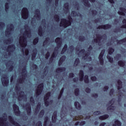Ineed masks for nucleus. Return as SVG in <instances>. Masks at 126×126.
<instances>
[{"label": "nucleus", "mask_w": 126, "mask_h": 126, "mask_svg": "<svg viewBox=\"0 0 126 126\" xmlns=\"http://www.w3.org/2000/svg\"><path fill=\"white\" fill-rule=\"evenodd\" d=\"M31 37V32H30V31L28 30L25 32L23 34V36H20V39H19V44L22 47V48H23L22 49V51L23 52V54H25L26 56H28V54L29 53V51L28 49H25V47H26V45H27V37Z\"/></svg>", "instance_id": "obj_1"}, {"label": "nucleus", "mask_w": 126, "mask_h": 126, "mask_svg": "<svg viewBox=\"0 0 126 126\" xmlns=\"http://www.w3.org/2000/svg\"><path fill=\"white\" fill-rule=\"evenodd\" d=\"M92 50V46H90V47L88 48V52L86 53L84 50H82L80 51L79 53H78L79 57H83V60H86L88 62H90L92 59L89 56V53H90V51Z\"/></svg>", "instance_id": "obj_2"}, {"label": "nucleus", "mask_w": 126, "mask_h": 126, "mask_svg": "<svg viewBox=\"0 0 126 126\" xmlns=\"http://www.w3.org/2000/svg\"><path fill=\"white\" fill-rule=\"evenodd\" d=\"M16 92L17 93V97H18L19 101H22V100H26V95L24 94V92L21 91V89L19 87V86H16L15 88Z\"/></svg>", "instance_id": "obj_3"}, {"label": "nucleus", "mask_w": 126, "mask_h": 126, "mask_svg": "<svg viewBox=\"0 0 126 126\" xmlns=\"http://www.w3.org/2000/svg\"><path fill=\"white\" fill-rule=\"evenodd\" d=\"M56 43H57L58 45V47H56L55 49L54 52H53L52 58H56L57 57V55L59 54V48H61L62 46V39L60 38H57L55 40Z\"/></svg>", "instance_id": "obj_4"}, {"label": "nucleus", "mask_w": 126, "mask_h": 126, "mask_svg": "<svg viewBox=\"0 0 126 126\" xmlns=\"http://www.w3.org/2000/svg\"><path fill=\"white\" fill-rule=\"evenodd\" d=\"M68 21L65 19H62L60 23V26L66 28L67 26L71 25V17H68Z\"/></svg>", "instance_id": "obj_5"}, {"label": "nucleus", "mask_w": 126, "mask_h": 126, "mask_svg": "<svg viewBox=\"0 0 126 126\" xmlns=\"http://www.w3.org/2000/svg\"><path fill=\"white\" fill-rule=\"evenodd\" d=\"M22 78L18 80L19 83H22L24 82V80H25V78L27 77V71H26V69H24L22 70Z\"/></svg>", "instance_id": "obj_6"}, {"label": "nucleus", "mask_w": 126, "mask_h": 126, "mask_svg": "<svg viewBox=\"0 0 126 126\" xmlns=\"http://www.w3.org/2000/svg\"><path fill=\"white\" fill-rule=\"evenodd\" d=\"M13 29L14 28L12 24L8 25L7 27V31L5 32L6 36H8V35H10Z\"/></svg>", "instance_id": "obj_7"}, {"label": "nucleus", "mask_w": 126, "mask_h": 126, "mask_svg": "<svg viewBox=\"0 0 126 126\" xmlns=\"http://www.w3.org/2000/svg\"><path fill=\"white\" fill-rule=\"evenodd\" d=\"M51 95V93H48L46 94V95L44 96V103L45 106H48L49 105H50L51 103H52V101H51L50 102H49V97Z\"/></svg>", "instance_id": "obj_8"}, {"label": "nucleus", "mask_w": 126, "mask_h": 126, "mask_svg": "<svg viewBox=\"0 0 126 126\" xmlns=\"http://www.w3.org/2000/svg\"><path fill=\"white\" fill-rule=\"evenodd\" d=\"M22 17L24 19L28 18V10L26 8H24L22 11Z\"/></svg>", "instance_id": "obj_9"}, {"label": "nucleus", "mask_w": 126, "mask_h": 126, "mask_svg": "<svg viewBox=\"0 0 126 126\" xmlns=\"http://www.w3.org/2000/svg\"><path fill=\"white\" fill-rule=\"evenodd\" d=\"M13 108L14 109V112L16 116L20 115V111H19V107L16 104L13 105Z\"/></svg>", "instance_id": "obj_10"}, {"label": "nucleus", "mask_w": 126, "mask_h": 126, "mask_svg": "<svg viewBox=\"0 0 126 126\" xmlns=\"http://www.w3.org/2000/svg\"><path fill=\"white\" fill-rule=\"evenodd\" d=\"M104 54H105L104 50H102L98 57L100 64H101V65H103V64H104V60H103V56H104Z\"/></svg>", "instance_id": "obj_11"}, {"label": "nucleus", "mask_w": 126, "mask_h": 126, "mask_svg": "<svg viewBox=\"0 0 126 126\" xmlns=\"http://www.w3.org/2000/svg\"><path fill=\"white\" fill-rule=\"evenodd\" d=\"M1 81L3 86H7L8 85V77H6V76L2 78Z\"/></svg>", "instance_id": "obj_12"}, {"label": "nucleus", "mask_w": 126, "mask_h": 126, "mask_svg": "<svg viewBox=\"0 0 126 126\" xmlns=\"http://www.w3.org/2000/svg\"><path fill=\"white\" fill-rule=\"evenodd\" d=\"M44 85L43 84H41L38 86L37 89L36 90V95H39L41 93H42V91L43 90V87Z\"/></svg>", "instance_id": "obj_13"}, {"label": "nucleus", "mask_w": 126, "mask_h": 126, "mask_svg": "<svg viewBox=\"0 0 126 126\" xmlns=\"http://www.w3.org/2000/svg\"><path fill=\"white\" fill-rule=\"evenodd\" d=\"M114 99H112L109 102V107H108L107 110L108 111H110V112H112V110H115V107L113 106V104H114Z\"/></svg>", "instance_id": "obj_14"}, {"label": "nucleus", "mask_w": 126, "mask_h": 126, "mask_svg": "<svg viewBox=\"0 0 126 126\" xmlns=\"http://www.w3.org/2000/svg\"><path fill=\"white\" fill-rule=\"evenodd\" d=\"M103 39V37H101L100 35H97L96 36V38L94 39V42H95V43H98V45H101L100 44V43H101V42H102V41H103L102 40Z\"/></svg>", "instance_id": "obj_15"}, {"label": "nucleus", "mask_w": 126, "mask_h": 126, "mask_svg": "<svg viewBox=\"0 0 126 126\" xmlns=\"http://www.w3.org/2000/svg\"><path fill=\"white\" fill-rule=\"evenodd\" d=\"M41 19L40 16V11L39 10H36L35 12V15L34 16L33 19H36V20H40Z\"/></svg>", "instance_id": "obj_16"}, {"label": "nucleus", "mask_w": 126, "mask_h": 126, "mask_svg": "<svg viewBox=\"0 0 126 126\" xmlns=\"http://www.w3.org/2000/svg\"><path fill=\"white\" fill-rule=\"evenodd\" d=\"M15 50V46L14 45H11L9 46L7 48V52H8V53L13 52Z\"/></svg>", "instance_id": "obj_17"}, {"label": "nucleus", "mask_w": 126, "mask_h": 126, "mask_svg": "<svg viewBox=\"0 0 126 126\" xmlns=\"http://www.w3.org/2000/svg\"><path fill=\"white\" fill-rule=\"evenodd\" d=\"M84 2V5L85 6H87L88 7H89L90 6V4L88 2V0H90L91 2H94L95 0H83Z\"/></svg>", "instance_id": "obj_18"}, {"label": "nucleus", "mask_w": 126, "mask_h": 126, "mask_svg": "<svg viewBox=\"0 0 126 126\" xmlns=\"http://www.w3.org/2000/svg\"><path fill=\"white\" fill-rule=\"evenodd\" d=\"M24 108L26 109L28 114L30 115L31 114V106L30 105L28 104Z\"/></svg>", "instance_id": "obj_19"}, {"label": "nucleus", "mask_w": 126, "mask_h": 126, "mask_svg": "<svg viewBox=\"0 0 126 126\" xmlns=\"http://www.w3.org/2000/svg\"><path fill=\"white\" fill-rule=\"evenodd\" d=\"M84 75L83 71L82 70L80 71V73H79L80 81H82V80H83Z\"/></svg>", "instance_id": "obj_20"}, {"label": "nucleus", "mask_w": 126, "mask_h": 126, "mask_svg": "<svg viewBox=\"0 0 126 126\" xmlns=\"http://www.w3.org/2000/svg\"><path fill=\"white\" fill-rule=\"evenodd\" d=\"M57 121V112H54L52 116V122L53 123H56Z\"/></svg>", "instance_id": "obj_21"}, {"label": "nucleus", "mask_w": 126, "mask_h": 126, "mask_svg": "<svg viewBox=\"0 0 126 126\" xmlns=\"http://www.w3.org/2000/svg\"><path fill=\"white\" fill-rule=\"evenodd\" d=\"M113 126H122V123L119 120H116Z\"/></svg>", "instance_id": "obj_22"}, {"label": "nucleus", "mask_w": 126, "mask_h": 126, "mask_svg": "<svg viewBox=\"0 0 126 126\" xmlns=\"http://www.w3.org/2000/svg\"><path fill=\"white\" fill-rule=\"evenodd\" d=\"M74 105H75V107H76V109H77L78 110H80L81 108V106L80 105L79 102H75Z\"/></svg>", "instance_id": "obj_23"}, {"label": "nucleus", "mask_w": 126, "mask_h": 126, "mask_svg": "<svg viewBox=\"0 0 126 126\" xmlns=\"http://www.w3.org/2000/svg\"><path fill=\"white\" fill-rule=\"evenodd\" d=\"M100 28H102V29H109V28H111V25H106L104 26H101Z\"/></svg>", "instance_id": "obj_24"}, {"label": "nucleus", "mask_w": 126, "mask_h": 126, "mask_svg": "<svg viewBox=\"0 0 126 126\" xmlns=\"http://www.w3.org/2000/svg\"><path fill=\"white\" fill-rule=\"evenodd\" d=\"M64 60H65V56L62 57L59 61V65H61L63 63V62L64 61Z\"/></svg>", "instance_id": "obj_25"}, {"label": "nucleus", "mask_w": 126, "mask_h": 126, "mask_svg": "<svg viewBox=\"0 0 126 126\" xmlns=\"http://www.w3.org/2000/svg\"><path fill=\"white\" fill-rule=\"evenodd\" d=\"M49 118L48 117H46L44 119V124L43 126H47L49 125Z\"/></svg>", "instance_id": "obj_26"}, {"label": "nucleus", "mask_w": 126, "mask_h": 126, "mask_svg": "<svg viewBox=\"0 0 126 126\" xmlns=\"http://www.w3.org/2000/svg\"><path fill=\"white\" fill-rule=\"evenodd\" d=\"M109 118V115H105L102 116H100L99 117V120H106V119H108Z\"/></svg>", "instance_id": "obj_27"}, {"label": "nucleus", "mask_w": 126, "mask_h": 126, "mask_svg": "<svg viewBox=\"0 0 126 126\" xmlns=\"http://www.w3.org/2000/svg\"><path fill=\"white\" fill-rule=\"evenodd\" d=\"M65 70V68H59L57 69V72H63Z\"/></svg>", "instance_id": "obj_28"}, {"label": "nucleus", "mask_w": 126, "mask_h": 126, "mask_svg": "<svg viewBox=\"0 0 126 126\" xmlns=\"http://www.w3.org/2000/svg\"><path fill=\"white\" fill-rule=\"evenodd\" d=\"M67 48V45L66 44H65L62 50L61 54H64V52L66 51Z\"/></svg>", "instance_id": "obj_29"}, {"label": "nucleus", "mask_w": 126, "mask_h": 126, "mask_svg": "<svg viewBox=\"0 0 126 126\" xmlns=\"http://www.w3.org/2000/svg\"><path fill=\"white\" fill-rule=\"evenodd\" d=\"M118 90H120V89H121V88H122V82L121 81V80H118Z\"/></svg>", "instance_id": "obj_30"}, {"label": "nucleus", "mask_w": 126, "mask_h": 126, "mask_svg": "<svg viewBox=\"0 0 126 126\" xmlns=\"http://www.w3.org/2000/svg\"><path fill=\"white\" fill-rule=\"evenodd\" d=\"M40 105L41 104L40 103L38 104L36 107V108L35 109V113H38V112H39V110H40V108H41Z\"/></svg>", "instance_id": "obj_31"}, {"label": "nucleus", "mask_w": 126, "mask_h": 126, "mask_svg": "<svg viewBox=\"0 0 126 126\" xmlns=\"http://www.w3.org/2000/svg\"><path fill=\"white\" fill-rule=\"evenodd\" d=\"M84 81L86 83H88L89 82V80L88 79V76L86 75L84 78Z\"/></svg>", "instance_id": "obj_32"}, {"label": "nucleus", "mask_w": 126, "mask_h": 126, "mask_svg": "<svg viewBox=\"0 0 126 126\" xmlns=\"http://www.w3.org/2000/svg\"><path fill=\"white\" fill-rule=\"evenodd\" d=\"M118 64L119 65H120V66H124L125 65V62H123V61H119L118 62Z\"/></svg>", "instance_id": "obj_33"}, {"label": "nucleus", "mask_w": 126, "mask_h": 126, "mask_svg": "<svg viewBox=\"0 0 126 126\" xmlns=\"http://www.w3.org/2000/svg\"><path fill=\"white\" fill-rule=\"evenodd\" d=\"M115 51V50H114V49L112 48H110L109 50V55H112V54H113V53H114V52Z\"/></svg>", "instance_id": "obj_34"}, {"label": "nucleus", "mask_w": 126, "mask_h": 126, "mask_svg": "<svg viewBox=\"0 0 126 126\" xmlns=\"http://www.w3.org/2000/svg\"><path fill=\"white\" fill-rule=\"evenodd\" d=\"M79 63V59H76L75 63H74V66H76Z\"/></svg>", "instance_id": "obj_35"}, {"label": "nucleus", "mask_w": 126, "mask_h": 126, "mask_svg": "<svg viewBox=\"0 0 126 126\" xmlns=\"http://www.w3.org/2000/svg\"><path fill=\"white\" fill-rule=\"evenodd\" d=\"M54 18L57 22H59V21H60V16H59V15L55 16Z\"/></svg>", "instance_id": "obj_36"}, {"label": "nucleus", "mask_w": 126, "mask_h": 126, "mask_svg": "<svg viewBox=\"0 0 126 126\" xmlns=\"http://www.w3.org/2000/svg\"><path fill=\"white\" fill-rule=\"evenodd\" d=\"M64 7L65 9H66L67 11H68V3H66L64 5Z\"/></svg>", "instance_id": "obj_37"}, {"label": "nucleus", "mask_w": 126, "mask_h": 126, "mask_svg": "<svg viewBox=\"0 0 126 126\" xmlns=\"http://www.w3.org/2000/svg\"><path fill=\"white\" fill-rule=\"evenodd\" d=\"M45 113V111L44 110H42L40 113H39V117L40 118H42L44 116V113Z\"/></svg>", "instance_id": "obj_38"}, {"label": "nucleus", "mask_w": 126, "mask_h": 126, "mask_svg": "<svg viewBox=\"0 0 126 126\" xmlns=\"http://www.w3.org/2000/svg\"><path fill=\"white\" fill-rule=\"evenodd\" d=\"M124 42H126V38H125L124 39H123V40L118 41V44H123L124 43Z\"/></svg>", "instance_id": "obj_39"}, {"label": "nucleus", "mask_w": 126, "mask_h": 126, "mask_svg": "<svg viewBox=\"0 0 126 126\" xmlns=\"http://www.w3.org/2000/svg\"><path fill=\"white\" fill-rule=\"evenodd\" d=\"M107 59L110 63H113V59L110 57V56H107Z\"/></svg>", "instance_id": "obj_40"}, {"label": "nucleus", "mask_w": 126, "mask_h": 126, "mask_svg": "<svg viewBox=\"0 0 126 126\" xmlns=\"http://www.w3.org/2000/svg\"><path fill=\"white\" fill-rule=\"evenodd\" d=\"M78 94H79V90L77 89L75 90V94L76 96H78Z\"/></svg>", "instance_id": "obj_41"}, {"label": "nucleus", "mask_w": 126, "mask_h": 126, "mask_svg": "<svg viewBox=\"0 0 126 126\" xmlns=\"http://www.w3.org/2000/svg\"><path fill=\"white\" fill-rule=\"evenodd\" d=\"M123 23V28H126V19H124Z\"/></svg>", "instance_id": "obj_42"}, {"label": "nucleus", "mask_w": 126, "mask_h": 126, "mask_svg": "<svg viewBox=\"0 0 126 126\" xmlns=\"http://www.w3.org/2000/svg\"><path fill=\"white\" fill-rule=\"evenodd\" d=\"M30 102L32 106H33V105H34V99H33L32 97H31Z\"/></svg>", "instance_id": "obj_43"}, {"label": "nucleus", "mask_w": 126, "mask_h": 126, "mask_svg": "<svg viewBox=\"0 0 126 126\" xmlns=\"http://www.w3.org/2000/svg\"><path fill=\"white\" fill-rule=\"evenodd\" d=\"M63 88L61 92H60V94L59 95V96L58 97V99H60L61 98V97L62 96V94H63Z\"/></svg>", "instance_id": "obj_44"}, {"label": "nucleus", "mask_w": 126, "mask_h": 126, "mask_svg": "<svg viewBox=\"0 0 126 126\" xmlns=\"http://www.w3.org/2000/svg\"><path fill=\"white\" fill-rule=\"evenodd\" d=\"M37 54V52H35L32 55V61H34V59H35V57H36V54Z\"/></svg>", "instance_id": "obj_45"}, {"label": "nucleus", "mask_w": 126, "mask_h": 126, "mask_svg": "<svg viewBox=\"0 0 126 126\" xmlns=\"http://www.w3.org/2000/svg\"><path fill=\"white\" fill-rule=\"evenodd\" d=\"M38 38H36L35 39H34L33 40V44L36 45V44L38 43Z\"/></svg>", "instance_id": "obj_46"}, {"label": "nucleus", "mask_w": 126, "mask_h": 126, "mask_svg": "<svg viewBox=\"0 0 126 126\" xmlns=\"http://www.w3.org/2000/svg\"><path fill=\"white\" fill-rule=\"evenodd\" d=\"M38 34L39 36H42L43 35V32L42 31V30H38Z\"/></svg>", "instance_id": "obj_47"}, {"label": "nucleus", "mask_w": 126, "mask_h": 126, "mask_svg": "<svg viewBox=\"0 0 126 126\" xmlns=\"http://www.w3.org/2000/svg\"><path fill=\"white\" fill-rule=\"evenodd\" d=\"M49 38H47L46 40L43 43V46H45L46 44H48L49 43Z\"/></svg>", "instance_id": "obj_48"}, {"label": "nucleus", "mask_w": 126, "mask_h": 126, "mask_svg": "<svg viewBox=\"0 0 126 126\" xmlns=\"http://www.w3.org/2000/svg\"><path fill=\"white\" fill-rule=\"evenodd\" d=\"M5 7L6 11H7V9H8L9 7V6H8V4L7 3H5Z\"/></svg>", "instance_id": "obj_49"}, {"label": "nucleus", "mask_w": 126, "mask_h": 126, "mask_svg": "<svg viewBox=\"0 0 126 126\" xmlns=\"http://www.w3.org/2000/svg\"><path fill=\"white\" fill-rule=\"evenodd\" d=\"M71 15L72 16H77V15H76V12H75V11H72Z\"/></svg>", "instance_id": "obj_50"}, {"label": "nucleus", "mask_w": 126, "mask_h": 126, "mask_svg": "<svg viewBox=\"0 0 126 126\" xmlns=\"http://www.w3.org/2000/svg\"><path fill=\"white\" fill-rule=\"evenodd\" d=\"M91 79H92V81H96L97 78H96V77L93 76V77H91Z\"/></svg>", "instance_id": "obj_51"}, {"label": "nucleus", "mask_w": 126, "mask_h": 126, "mask_svg": "<svg viewBox=\"0 0 126 126\" xmlns=\"http://www.w3.org/2000/svg\"><path fill=\"white\" fill-rule=\"evenodd\" d=\"M94 115H100L101 114V112H100V111H96L94 112Z\"/></svg>", "instance_id": "obj_52"}, {"label": "nucleus", "mask_w": 126, "mask_h": 126, "mask_svg": "<svg viewBox=\"0 0 126 126\" xmlns=\"http://www.w3.org/2000/svg\"><path fill=\"white\" fill-rule=\"evenodd\" d=\"M36 126H42V123L39 122L36 124Z\"/></svg>", "instance_id": "obj_53"}, {"label": "nucleus", "mask_w": 126, "mask_h": 126, "mask_svg": "<svg viewBox=\"0 0 126 126\" xmlns=\"http://www.w3.org/2000/svg\"><path fill=\"white\" fill-rule=\"evenodd\" d=\"M70 52H71L73 51V46H71L69 48Z\"/></svg>", "instance_id": "obj_54"}, {"label": "nucleus", "mask_w": 126, "mask_h": 126, "mask_svg": "<svg viewBox=\"0 0 126 126\" xmlns=\"http://www.w3.org/2000/svg\"><path fill=\"white\" fill-rule=\"evenodd\" d=\"M49 57H50V53L47 52V54L45 56V58H46V59H48V58H49Z\"/></svg>", "instance_id": "obj_55"}, {"label": "nucleus", "mask_w": 126, "mask_h": 126, "mask_svg": "<svg viewBox=\"0 0 126 126\" xmlns=\"http://www.w3.org/2000/svg\"><path fill=\"white\" fill-rule=\"evenodd\" d=\"M84 125H85V122H84V121L81 122L80 123V126H84Z\"/></svg>", "instance_id": "obj_56"}, {"label": "nucleus", "mask_w": 126, "mask_h": 126, "mask_svg": "<svg viewBox=\"0 0 126 126\" xmlns=\"http://www.w3.org/2000/svg\"><path fill=\"white\" fill-rule=\"evenodd\" d=\"M80 41H84V37L83 36H81L79 38Z\"/></svg>", "instance_id": "obj_57"}, {"label": "nucleus", "mask_w": 126, "mask_h": 126, "mask_svg": "<svg viewBox=\"0 0 126 126\" xmlns=\"http://www.w3.org/2000/svg\"><path fill=\"white\" fill-rule=\"evenodd\" d=\"M91 90L89 89V88H87L86 89V92H87V93H89L90 92Z\"/></svg>", "instance_id": "obj_58"}, {"label": "nucleus", "mask_w": 126, "mask_h": 126, "mask_svg": "<svg viewBox=\"0 0 126 126\" xmlns=\"http://www.w3.org/2000/svg\"><path fill=\"white\" fill-rule=\"evenodd\" d=\"M108 89H109V87L106 86L104 88V91H107L108 90Z\"/></svg>", "instance_id": "obj_59"}, {"label": "nucleus", "mask_w": 126, "mask_h": 126, "mask_svg": "<svg viewBox=\"0 0 126 126\" xmlns=\"http://www.w3.org/2000/svg\"><path fill=\"white\" fill-rule=\"evenodd\" d=\"M113 93H114V90L113 89H111L110 92V94L112 95V94H113Z\"/></svg>", "instance_id": "obj_60"}, {"label": "nucleus", "mask_w": 126, "mask_h": 126, "mask_svg": "<svg viewBox=\"0 0 126 126\" xmlns=\"http://www.w3.org/2000/svg\"><path fill=\"white\" fill-rule=\"evenodd\" d=\"M73 81H74V82H76V81H78V78H74Z\"/></svg>", "instance_id": "obj_61"}, {"label": "nucleus", "mask_w": 126, "mask_h": 126, "mask_svg": "<svg viewBox=\"0 0 126 126\" xmlns=\"http://www.w3.org/2000/svg\"><path fill=\"white\" fill-rule=\"evenodd\" d=\"M87 66H88V67H89L90 70H91V69H92V67L91 66V65H90V66H89V65H88V64L87 66Z\"/></svg>", "instance_id": "obj_62"}, {"label": "nucleus", "mask_w": 126, "mask_h": 126, "mask_svg": "<svg viewBox=\"0 0 126 126\" xmlns=\"http://www.w3.org/2000/svg\"><path fill=\"white\" fill-rule=\"evenodd\" d=\"M106 125V123H101L99 126H105V125Z\"/></svg>", "instance_id": "obj_63"}, {"label": "nucleus", "mask_w": 126, "mask_h": 126, "mask_svg": "<svg viewBox=\"0 0 126 126\" xmlns=\"http://www.w3.org/2000/svg\"><path fill=\"white\" fill-rule=\"evenodd\" d=\"M73 73H70L69 74V77H73Z\"/></svg>", "instance_id": "obj_64"}]
</instances>
